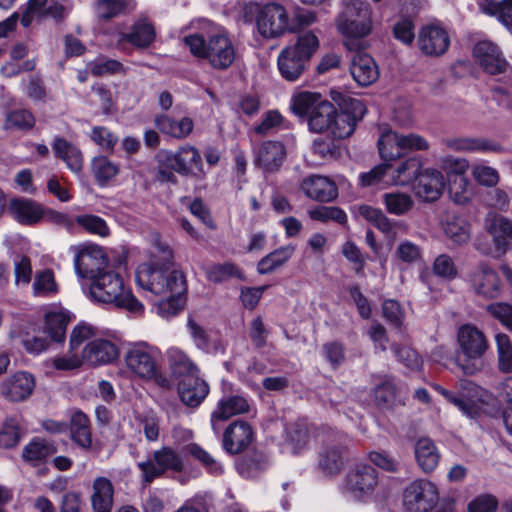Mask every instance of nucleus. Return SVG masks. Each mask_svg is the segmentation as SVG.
I'll return each mask as SVG.
<instances>
[{"label":"nucleus","instance_id":"nucleus-1","mask_svg":"<svg viewBox=\"0 0 512 512\" xmlns=\"http://www.w3.org/2000/svg\"><path fill=\"white\" fill-rule=\"evenodd\" d=\"M337 99L335 107L323 98H292L290 108L298 117L306 118L311 131L344 139L353 134L367 108L358 98Z\"/></svg>","mask_w":512,"mask_h":512},{"label":"nucleus","instance_id":"nucleus-2","mask_svg":"<svg viewBox=\"0 0 512 512\" xmlns=\"http://www.w3.org/2000/svg\"><path fill=\"white\" fill-rule=\"evenodd\" d=\"M153 257L141 263L135 272L139 288L154 296L185 293L186 282L181 271L172 269L173 252L158 236L153 243Z\"/></svg>","mask_w":512,"mask_h":512},{"label":"nucleus","instance_id":"nucleus-3","mask_svg":"<svg viewBox=\"0 0 512 512\" xmlns=\"http://www.w3.org/2000/svg\"><path fill=\"white\" fill-rule=\"evenodd\" d=\"M86 296L94 303L124 309L131 314L141 315L144 305L133 295L124 283L123 277L108 268L82 284Z\"/></svg>","mask_w":512,"mask_h":512},{"label":"nucleus","instance_id":"nucleus-4","mask_svg":"<svg viewBox=\"0 0 512 512\" xmlns=\"http://www.w3.org/2000/svg\"><path fill=\"white\" fill-rule=\"evenodd\" d=\"M457 351L455 364L466 376L477 374L483 369V358L489 349L485 333L473 324H463L457 330Z\"/></svg>","mask_w":512,"mask_h":512},{"label":"nucleus","instance_id":"nucleus-5","mask_svg":"<svg viewBox=\"0 0 512 512\" xmlns=\"http://www.w3.org/2000/svg\"><path fill=\"white\" fill-rule=\"evenodd\" d=\"M184 44L195 57L206 59L217 70L229 68L236 56L235 47L230 38L223 33H192L183 38Z\"/></svg>","mask_w":512,"mask_h":512},{"label":"nucleus","instance_id":"nucleus-6","mask_svg":"<svg viewBox=\"0 0 512 512\" xmlns=\"http://www.w3.org/2000/svg\"><path fill=\"white\" fill-rule=\"evenodd\" d=\"M158 177L161 181L175 182L176 172L183 176L202 177L205 172L199 151L191 145H183L177 151L160 150L157 153Z\"/></svg>","mask_w":512,"mask_h":512},{"label":"nucleus","instance_id":"nucleus-7","mask_svg":"<svg viewBox=\"0 0 512 512\" xmlns=\"http://www.w3.org/2000/svg\"><path fill=\"white\" fill-rule=\"evenodd\" d=\"M343 10L336 19L338 31L347 38L345 46L356 48L354 40L367 36L372 29L370 5L363 0H342Z\"/></svg>","mask_w":512,"mask_h":512},{"label":"nucleus","instance_id":"nucleus-8","mask_svg":"<svg viewBox=\"0 0 512 512\" xmlns=\"http://www.w3.org/2000/svg\"><path fill=\"white\" fill-rule=\"evenodd\" d=\"M161 351L156 346L140 341L130 345L124 354L126 371L141 380L155 379L159 373V360Z\"/></svg>","mask_w":512,"mask_h":512},{"label":"nucleus","instance_id":"nucleus-9","mask_svg":"<svg viewBox=\"0 0 512 512\" xmlns=\"http://www.w3.org/2000/svg\"><path fill=\"white\" fill-rule=\"evenodd\" d=\"M475 61L491 75H502L499 81L503 85L494 86L492 91L499 94H510L508 86L512 85V68L502 56L497 45L491 41H479L473 49Z\"/></svg>","mask_w":512,"mask_h":512},{"label":"nucleus","instance_id":"nucleus-10","mask_svg":"<svg viewBox=\"0 0 512 512\" xmlns=\"http://www.w3.org/2000/svg\"><path fill=\"white\" fill-rule=\"evenodd\" d=\"M184 459L178 451L170 446H162L154 450L143 461L137 463L144 485L151 484L155 479L162 477L166 472L180 473L184 470Z\"/></svg>","mask_w":512,"mask_h":512},{"label":"nucleus","instance_id":"nucleus-11","mask_svg":"<svg viewBox=\"0 0 512 512\" xmlns=\"http://www.w3.org/2000/svg\"><path fill=\"white\" fill-rule=\"evenodd\" d=\"M378 475L368 464H357L347 474L344 491L357 501L367 502L374 496Z\"/></svg>","mask_w":512,"mask_h":512},{"label":"nucleus","instance_id":"nucleus-12","mask_svg":"<svg viewBox=\"0 0 512 512\" xmlns=\"http://www.w3.org/2000/svg\"><path fill=\"white\" fill-rule=\"evenodd\" d=\"M438 501L436 486L428 480H415L403 491L401 512H429Z\"/></svg>","mask_w":512,"mask_h":512},{"label":"nucleus","instance_id":"nucleus-13","mask_svg":"<svg viewBox=\"0 0 512 512\" xmlns=\"http://www.w3.org/2000/svg\"><path fill=\"white\" fill-rule=\"evenodd\" d=\"M256 27L264 38L272 39L283 35L289 27L284 6L274 2L261 6L256 13Z\"/></svg>","mask_w":512,"mask_h":512},{"label":"nucleus","instance_id":"nucleus-14","mask_svg":"<svg viewBox=\"0 0 512 512\" xmlns=\"http://www.w3.org/2000/svg\"><path fill=\"white\" fill-rule=\"evenodd\" d=\"M108 268V258L100 246L86 244L77 248L74 257V269L79 278L88 282L93 276Z\"/></svg>","mask_w":512,"mask_h":512},{"label":"nucleus","instance_id":"nucleus-15","mask_svg":"<svg viewBox=\"0 0 512 512\" xmlns=\"http://www.w3.org/2000/svg\"><path fill=\"white\" fill-rule=\"evenodd\" d=\"M228 388H230V385L227 382H223L222 390L224 395L211 413L210 424L216 435L221 430L218 422L226 421L236 415L248 413L251 408V403L247 397L243 394H230L228 393Z\"/></svg>","mask_w":512,"mask_h":512},{"label":"nucleus","instance_id":"nucleus-16","mask_svg":"<svg viewBox=\"0 0 512 512\" xmlns=\"http://www.w3.org/2000/svg\"><path fill=\"white\" fill-rule=\"evenodd\" d=\"M348 442V436L339 431H331L326 436L319 454V466L323 471L334 474L341 469L343 450Z\"/></svg>","mask_w":512,"mask_h":512},{"label":"nucleus","instance_id":"nucleus-17","mask_svg":"<svg viewBox=\"0 0 512 512\" xmlns=\"http://www.w3.org/2000/svg\"><path fill=\"white\" fill-rule=\"evenodd\" d=\"M417 45L424 55L438 57L448 50L450 38L442 26L427 24L418 32Z\"/></svg>","mask_w":512,"mask_h":512},{"label":"nucleus","instance_id":"nucleus-18","mask_svg":"<svg viewBox=\"0 0 512 512\" xmlns=\"http://www.w3.org/2000/svg\"><path fill=\"white\" fill-rule=\"evenodd\" d=\"M485 227L492 236L494 242V251L491 252L493 257H500L506 253L512 244V219L490 213L485 220ZM490 254V252L482 251Z\"/></svg>","mask_w":512,"mask_h":512},{"label":"nucleus","instance_id":"nucleus-19","mask_svg":"<svg viewBox=\"0 0 512 512\" xmlns=\"http://www.w3.org/2000/svg\"><path fill=\"white\" fill-rule=\"evenodd\" d=\"M469 281L475 293L487 299L501 295L502 287L498 273L488 264H479L470 274Z\"/></svg>","mask_w":512,"mask_h":512},{"label":"nucleus","instance_id":"nucleus-20","mask_svg":"<svg viewBox=\"0 0 512 512\" xmlns=\"http://www.w3.org/2000/svg\"><path fill=\"white\" fill-rule=\"evenodd\" d=\"M446 186L444 175L434 168H425L416 177L413 184L415 195L426 202L438 200Z\"/></svg>","mask_w":512,"mask_h":512},{"label":"nucleus","instance_id":"nucleus-21","mask_svg":"<svg viewBox=\"0 0 512 512\" xmlns=\"http://www.w3.org/2000/svg\"><path fill=\"white\" fill-rule=\"evenodd\" d=\"M7 210L13 220L24 226L37 225L45 218V207L29 198H12L7 203Z\"/></svg>","mask_w":512,"mask_h":512},{"label":"nucleus","instance_id":"nucleus-22","mask_svg":"<svg viewBox=\"0 0 512 512\" xmlns=\"http://www.w3.org/2000/svg\"><path fill=\"white\" fill-rule=\"evenodd\" d=\"M34 388V376L26 371H18L2 382L0 392L8 401L22 402L32 395Z\"/></svg>","mask_w":512,"mask_h":512},{"label":"nucleus","instance_id":"nucleus-23","mask_svg":"<svg viewBox=\"0 0 512 512\" xmlns=\"http://www.w3.org/2000/svg\"><path fill=\"white\" fill-rule=\"evenodd\" d=\"M119 350L116 344L103 338L89 341L81 350L84 363L91 366L106 365L118 358Z\"/></svg>","mask_w":512,"mask_h":512},{"label":"nucleus","instance_id":"nucleus-24","mask_svg":"<svg viewBox=\"0 0 512 512\" xmlns=\"http://www.w3.org/2000/svg\"><path fill=\"white\" fill-rule=\"evenodd\" d=\"M300 188L308 198L320 202H330L338 195L336 184L332 180L316 174L305 177Z\"/></svg>","mask_w":512,"mask_h":512},{"label":"nucleus","instance_id":"nucleus-25","mask_svg":"<svg viewBox=\"0 0 512 512\" xmlns=\"http://www.w3.org/2000/svg\"><path fill=\"white\" fill-rule=\"evenodd\" d=\"M253 439L250 425L244 421L231 423L223 434V448L229 454H238L246 449Z\"/></svg>","mask_w":512,"mask_h":512},{"label":"nucleus","instance_id":"nucleus-26","mask_svg":"<svg viewBox=\"0 0 512 512\" xmlns=\"http://www.w3.org/2000/svg\"><path fill=\"white\" fill-rule=\"evenodd\" d=\"M350 72L360 86H369L379 77L378 67L374 59L362 52L355 53L351 60Z\"/></svg>","mask_w":512,"mask_h":512},{"label":"nucleus","instance_id":"nucleus-27","mask_svg":"<svg viewBox=\"0 0 512 512\" xmlns=\"http://www.w3.org/2000/svg\"><path fill=\"white\" fill-rule=\"evenodd\" d=\"M378 150L384 163L394 161L404 155L402 135L393 131L388 125L379 126Z\"/></svg>","mask_w":512,"mask_h":512},{"label":"nucleus","instance_id":"nucleus-28","mask_svg":"<svg viewBox=\"0 0 512 512\" xmlns=\"http://www.w3.org/2000/svg\"><path fill=\"white\" fill-rule=\"evenodd\" d=\"M446 147L457 152H503L502 145L488 138L458 137L444 141Z\"/></svg>","mask_w":512,"mask_h":512},{"label":"nucleus","instance_id":"nucleus-29","mask_svg":"<svg viewBox=\"0 0 512 512\" xmlns=\"http://www.w3.org/2000/svg\"><path fill=\"white\" fill-rule=\"evenodd\" d=\"M44 319V332L52 341L62 342L71 320L69 311L61 306H51L46 310Z\"/></svg>","mask_w":512,"mask_h":512},{"label":"nucleus","instance_id":"nucleus-30","mask_svg":"<svg viewBox=\"0 0 512 512\" xmlns=\"http://www.w3.org/2000/svg\"><path fill=\"white\" fill-rule=\"evenodd\" d=\"M310 440L311 429L307 423L298 421L286 427L283 447L289 453L299 455L308 449Z\"/></svg>","mask_w":512,"mask_h":512},{"label":"nucleus","instance_id":"nucleus-31","mask_svg":"<svg viewBox=\"0 0 512 512\" xmlns=\"http://www.w3.org/2000/svg\"><path fill=\"white\" fill-rule=\"evenodd\" d=\"M181 401L189 407L199 406L209 393L208 384L198 376L181 379L178 383Z\"/></svg>","mask_w":512,"mask_h":512},{"label":"nucleus","instance_id":"nucleus-32","mask_svg":"<svg viewBox=\"0 0 512 512\" xmlns=\"http://www.w3.org/2000/svg\"><path fill=\"white\" fill-rule=\"evenodd\" d=\"M285 156L286 150L281 142L266 141L256 152V163L264 171H274L282 165Z\"/></svg>","mask_w":512,"mask_h":512},{"label":"nucleus","instance_id":"nucleus-33","mask_svg":"<svg viewBox=\"0 0 512 512\" xmlns=\"http://www.w3.org/2000/svg\"><path fill=\"white\" fill-rule=\"evenodd\" d=\"M167 360L174 376L187 379L198 376L199 369L185 351L170 347L166 351Z\"/></svg>","mask_w":512,"mask_h":512},{"label":"nucleus","instance_id":"nucleus-34","mask_svg":"<svg viewBox=\"0 0 512 512\" xmlns=\"http://www.w3.org/2000/svg\"><path fill=\"white\" fill-rule=\"evenodd\" d=\"M155 36L153 25L140 19L132 25L130 32L120 34L118 42H128L136 48H147L154 42Z\"/></svg>","mask_w":512,"mask_h":512},{"label":"nucleus","instance_id":"nucleus-35","mask_svg":"<svg viewBox=\"0 0 512 512\" xmlns=\"http://www.w3.org/2000/svg\"><path fill=\"white\" fill-rule=\"evenodd\" d=\"M445 236L455 245L462 246L469 242L471 225L463 217L448 215L442 222Z\"/></svg>","mask_w":512,"mask_h":512},{"label":"nucleus","instance_id":"nucleus-36","mask_svg":"<svg viewBox=\"0 0 512 512\" xmlns=\"http://www.w3.org/2000/svg\"><path fill=\"white\" fill-rule=\"evenodd\" d=\"M308 62L286 46L278 56L281 75L289 81L296 80L306 69Z\"/></svg>","mask_w":512,"mask_h":512},{"label":"nucleus","instance_id":"nucleus-37","mask_svg":"<svg viewBox=\"0 0 512 512\" xmlns=\"http://www.w3.org/2000/svg\"><path fill=\"white\" fill-rule=\"evenodd\" d=\"M415 458L423 472L429 473L437 467L440 454L430 438L422 437L415 443Z\"/></svg>","mask_w":512,"mask_h":512},{"label":"nucleus","instance_id":"nucleus-38","mask_svg":"<svg viewBox=\"0 0 512 512\" xmlns=\"http://www.w3.org/2000/svg\"><path fill=\"white\" fill-rule=\"evenodd\" d=\"M56 157L63 160L67 168L73 173H80L83 167V156L78 147L67 140L57 137L53 143Z\"/></svg>","mask_w":512,"mask_h":512},{"label":"nucleus","instance_id":"nucleus-39","mask_svg":"<svg viewBox=\"0 0 512 512\" xmlns=\"http://www.w3.org/2000/svg\"><path fill=\"white\" fill-rule=\"evenodd\" d=\"M135 9L133 0H96L94 11L99 21H110Z\"/></svg>","mask_w":512,"mask_h":512},{"label":"nucleus","instance_id":"nucleus-40","mask_svg":"<svg viewBox=\"0 0 512 512\" xmlns=\"http://www.w3.org/2000/svg\"><path fill=\"white\" fill-rule=\"evenodd\" d=\"M113 485L105 477H98L93 482L91 502L94 512H111L113 505Z\"/></svg>","mask_w":512,"mask_h":512},{"label":"nucleus","instance_id":"nucleus-41","mask_svg":"<svg viewBox=\"0 0 512 512\" xmlns=\"http://www.w3.org/2000/svg\"><path fill=\"white\" fill-rule=\"evenodd\" d=\"M421 163L415 158L411 157L403 161L394 170L389 171L388 184L391 186H407L416 182V177L421 172Z\"/></svg>","mask_w":512,"mask_h":512},{"label":"nucleus","instance_id":"nucleus-42","mask_svg":"<svg viewBox=\"0 0 512 512\" xmlns=\"http://www.w3.org/2000/svg\"><path fill=\"white\" fill-rule=\"evenodd\" d=\"M186 452L198 461L209 475L219 477L225 473L223 463L200 445L196 443L188 444Z\"/></svg>","mask_w":512,"mask_h":512},{"label":"nucleus","instance_id":"nucleus-43","mask_svg":"<svg viewBox=\"0 0 512 512\" xmlns=\"http://www.w3.org/2000/svg\"><path fill=\"white\" fill-rule=\"evenodd\" d=\"M70 433L72 440L82 449H89L92 438L88 417L81 411H76L71 416Z\"/></svg>","mask_w":512,"mask_h":512},{"label":"nucleus","instance_id":"nucleus-44","mask_svg":"<svg viewBox=\"0 0 512 512\" xmlns=\"http://www.w3.org/2000/svg\"><path fill=\"white\" fill-rule=\"evenodd\" d=\"M91 169L97 184L108 185L119 173V166L106 156H96L91 161Z\"/></svg>","mask_w":512,"mask_h":512},{"label":"nucleus","instance_id":"nucleus-45","mask_svg":"<svg viewBox=\"0 0 512 512\" xmlns=\"http://www.w3.org/2000/svg\"><path fill=\"white\" fill-rule=\"evenodd\" d=\"M295 246L286 245L280 247L263 257L257 265L260 274H268L278 267L284 265L294 254Z\"/></svg>","mask_w":512,"mask_h":512},{"label":"nucleus","instance_id":"nucleus-46","mask_svg":"<svg viewBox=\"0 0 512 512\" xmlns=\"http://www.w3.org/2000/svg\"><path fill=\"white\" fill-rule=\"evenodd\" d=\"M155 123L160 131L175 138H184L193 130V122L188 117L175 121L167 116H158Z\"/></svg>","mask_w":512,"mask_h":512},{"label":"nucleus","instance_id":"nucleus-47","mask_svg":"<svg viewBox=\"0 0 512 512\" xmlns=\"http://www.w3.org/2000/svg\"><path fill=\"white\" fill-rule=\"evenodd\" d=\"M32 293L35 297H52L58 293V284L52 270L44 269L36 272L32 283Z\"/></svg>","mask_w":512,"mask_h":512},{"label":"nucleus","instance_id":"nucleus-48","mask_svg":"<svg viewBox=\"0 0 512 512\" xmlns=\"http://www.w3.org/2000/svg\"><path fill=\"white\" fill-rule=\"evenodd\" d=\"M184 293H168L167 295H159L161 299L155 305V312L161 318L169 320L176 316L184 306Z\"/></svg>","mask_w":512,"mask_h":512},{"label":"nucleus","instance_id":"nucleus-49","mask_svg":"<svg viewBox=\"0 0 512 512\" xmlns=\"http://www.w3.org/2000/svg\"><path fill=\"white\" fill-rule=\"evenodd\" d=\"M287 46L309 63L319 49L320 41L314 32L306 31L300 33L296 41Z\"/></svg>","mask_w":512,"mask_h":512},{"label":"nucleus","instance_id":"nucleus-50","mask_svg":"<svg viewBox=\"0 0 512 512\" xmlns=\"http://www.w3.org/2000/svg\"><path fill=\"white\" fill-rule=\"evenodd\" d=\"M390 170V164H378L375 167H373L370 171L361 173L359 175V184L362 187L379 186L381 188H386L388 186H391L390 184H388Z\"/></svg>","mask_w":512,"mask_h":512},{"label":"nucleus","instance_id":"nucleus-51","mask_svg":"<svg viewBox=\"0 0 512 512\" xmlns=\"http://www.w3.org/2000/svg\"><path fill=\"white\" fill-rule=\"evenodd\" d=\"M383 202L386 210L390 214L397 216L406 214L414 205L411 195L403 192L385 193L383 196Z\"/></svg>","mask_w":512,"mask_h":512},{"label":"nucleus","instance_id":"nucleus-52","mask_svg":"<svg viewBox=\"0 0 512 512\" xmlns=\"http://www.w3.org/2000/svg\"><path fill=\"white\" fill-rule=\"evenodd\" d=\"M267 460L262 454L245 456L236 463L239 474L244 478H254L267 468Z\"/></svg>","mask_w":512,"mask_h":512},{"label":"nucleus","instance_id":"nucleus-53","mask_svg":"<svg viewBox=\"0 0 512 512\" xmlns=\"http://www.w3.org/2000/svg\"><path fill=\"white\" fill-rule=\"evenodd\" d=\"M473 179L481 186L494 188L500 181V174L494 167L485 162L474 163L471 167Z\"/></svg>","mask_w":512,"mask_h":512},{"label":"nucleus","instance_id":"nucleus-54","mask_svg":"<svg viewBox=\"0 0 512 512\" xmlns=\"http://www.w3.org/2000/svg\"><path fill=\"white\" fill-rule=\"evenodd\" d=\"M56 451L54 445L44 440H33L23 450V458L33 464L45 460Z\"/></svg>","mask_w":512,"mask_h":512},{"label":"nucleus","instance_id":"nucleus-55","mask_svg":"<svg viewBox=\"0 0 512 512\" xmlns=\"http://www.w3.org/2000/svg\"><path fill=\"white\" fill-rule=\"evenodd\" d=\"M448 193L455 203L460 205L467 204L472 197L469 179L466 176H458L450 179L448 183Z\"/></svg>","mask_w":512,"mask_h":512},{"label":"nucleus","instance_id":"nucleus-56","mask_svg":"<svg viewBox=\"0 0 512 512\" xmlns=\"http://www.w3.org/2000/svg\"><path fill=\"white\" fill-rule=\"evenodd\" d=\"M35 124V118L31 112L25 109H17L9 112L4 122L5 130H30Z\"/></svg>","mask_w":512,"mask_h":512},{"label":"nucleus","instance_id":"nucleus-57","mask_svg":"<svg viewBox=\"0 0 512 512\" xmlns=\"http://www.w3.org/2000/svg\"><path fill=\"white\" fill-rule=\"evenodd\" d=\"M75 222L90 234L99 237H107L110 234L106 221L100 216L92 214L78 215L75 218Z\"/></svg>","mask_w":512,"mask_h":512},{"label":"nucleus","instance_id":"nucleus-58","mask_svg":"<svg viewBox=\"0 0 512 512\" xmlns=\"http://www.w3.org/2000/svg\"><path fill=\"white\" fill-rule=\"evenodd\" d=\"M358 214L383 233H389L392 230L391 221L383 211L378 208L369 205H361L358 208Z\"/></svg>","mask_w":512,"mask_h":512},{"label":"nucleus","instance_id":"nucleus-59","mask_svg":"<svg viewBox=\"0 0 512 512\" xmlns=\"http://www.w3.org/2000/svg\"><path fill=\"white\" fill-rule=\"evenodd\" d=\"M482 10L487 14L496 15L512 34V0H502L497 3L489 2L482 7Z\"/></svg>","mask_w":512,"mask_h":512},{"label":"nucleus","instance_id":"nucleus-60","mask_svg":"<svg viewBox=\"0 0 512 512\" xmlns=\"http://www.w3.org/2000/svg\"><path fill=\"white\" fill-rule=\"evenodd\" d=\"M497 345L499 369L502 372H512V343L510 338L503 333L495 336Z\"/></svg>","mask_w":512,"mask_h":512},{"label":"nucleus","instance_id":"nucleus-61","mask_svg":"<svg viewBox=\"0 0 512 512\" xmlns=\"http://www.w3.org/2000/svg\"><path fill=\"white\" fill-rule=\"evenodd\" d=\"M95 331L91 325L86 323H79L76 325L70 334L69 347L71 352L77 351L89 341L94 338Z\"/></svg>","mask_w":512,"mask_h":512},{"label":"nucleus","instance_id":"nucleus-62","mask_svg":"<svg viewBox=\"0 0 512 512\" xmlns=\"http://www.w3.org/2000/svg\"><path fill=\"white\" fill-rule=\"evenodd\" d=\"M14 283L17 287H27L32 278L31 261L26 256H17L14 261Z\"/></svg>","mask_w":512,"mask_h":512},{"label":"nucleus","instance_id":"nucleus-63","mask_svg":"<svg viewBox=\"0 0 512 512\" xmlns=\"http://www.w3.org/2000/svg\"><path fill=\"white\" fill-rule=\"evenodd\" d=\"M286 128L283 116L277 110L268 111L260 124L255 126L257 134L265 135L273 131Z\"/></svg>","mask_w":512,"mask_h":512},{"label":"nucleus","instance_id":"nucleus-64","mask_svg":"<svg viewBox=\"0 0 512 512\" xmlns=\"http://www.w3.org/2000/svg\"><path fill=\"white\" fill-rule=\"evenodd\" d=\"M486 311L507 329L512 331V305L505 302L491 303Z\"/></svg>","mask_w":512,"mask_h":512}]
</instances>
